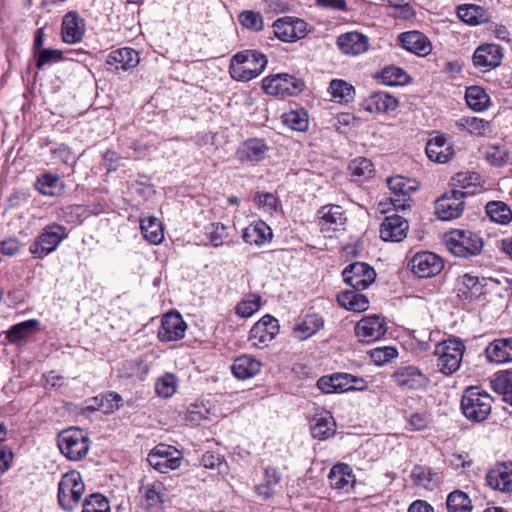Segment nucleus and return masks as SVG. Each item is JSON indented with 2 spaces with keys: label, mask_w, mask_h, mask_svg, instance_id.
Here are the masks:
<instances>
[{
  "label": "nucleus",
  "mask_w": 512,
  "mask_h": 512,
  "mask_svg": "<svg viewBox=\"0 0 512 512\" xmlns=\"http://www.w3.org/2000/svg\"><path fill=\"white\" fill-rule=\"evenodd\" d=\"M67 237L66 228L57 223L45 226L29 246V252L36 259H43L54 252Z\"/></svg>",
  "instance_id": "nucleus-4"
},
{
  "label": "nucleus",
  "mask_w": 512,
  "mask_h": 512,
  "mask_svg": "<svg viewBox=\"0 0 512 512\" xmlns=\"http://www.w3.org/2000/svg\"><path fill=\"white\" fill-rule=\"evenodd\" d=\"M272 28L274 35L283 42H295L304 38L308 32L304 20L288 16L277 19Z\"/></svg>",
  "instance_id": "nucleus-11"
},
{
  "label": "nucleus",
  "mask_w": 512,
  "mask_h": 512,
  "mask_svg": "<svg viewBox=\"0 0 512 512\" xmlns=\"http://www.w3.org/2000/svg\"><path fill=\"white\" fill-rule=\"evenodd\" d=\"M348 169L352 176L361 180L369 179L374 173L372 162L364 157H358L349 163Z\"/></svg>",
  "instance_id": "nucleus-47"
},
{
  "label": "nucleus",
  "mask_w": 512,
  "mask_h": 512,
  "mask_svg": "<svg viewBox=\"0 0 512 512\" xmlns=\"http://www.w3.org/2000/svg\"><path fill=\"white\" fill-rule=\"evenodd\" d=\"M448 512H471L472 503L468 495L461 491H452L446 500Z\"/></svg>",
  "instance_id": "nucleus-45"
},
{
  "label": "nucleus",
  "mask_w": 512,
  "mask_h": 512,
  "mask_svg": "<svg viewBox=\"0 0 512 512\" xmlns=\"http://www.w3.org/2000/svg\"><path fill=\"white\" fill-rule=\"evenodd\" d=\"M381 79L385 85H404L409 81V75L399 67L390 66L382 70Z\"/></svg>",
  "instance_id": "nucleus-48"
},
{
  "label": "nucleus",
  "mask_w": 512,
  "mask_h": 512,
  "mask_svg": "<svg viewBox=\"0 0 512 512\" xmlns=\"http://www.w3.org/2000/svg\"><path fill=\"white\" fill-rule=\"evenodd\" d=\"M492 398L479 387H468L461 399V409L465 417L473 422L484 421L491 413Z\"/></svg>",
  "instance_id": "nucleus-3"
},
{
  "label": "nucleus",
  "mask_w": 512,
  "mask_h": 512,
  "mask_svg": "<svg viewBox=\"0 0 512 512\" xmlns=\"http://www.w3.org/2000/svg\"><path fill=\"white\" fill-rule=\"evenodd\" d=\"M138 53L132 48H121L111 52L107 59V64L111 70L127 71L139 64Z\"/></svg>",
  "instance_id": "nucleus-29"
},
{
  "label": "nucleus",
  "mask_w": 512,
  "mask_h": 512,
  "mask_svg": "<svg viewBox=\"0 0 512 512\" xmlns=\"http://www.w3.org/2000/svg\"><path fill=\"white\" fill-rule=\"evenodd\" d=\"M205 235L214 247L221 246L227 238V228L222 223H210L205 227Z\"/></svg>",
  "instance_id": "nucleus-53"
},
{
  "label": "nucleus",
  "mask_w": 512,
  "mask_h": 512,
  "mask_svg": "<svg viewBox=\"0 0 512 512\" xmlns=\"http://www.w3.org/2000/svg\"><path fill=\"white\" fill-rule=\"evenodd\" d=\"M324 324L323 319L317 314L307 315L294 329V335L299 340H305L314 335Z\"/></svg>",
  "instance_id": "nucleus-41"
},
{
  "label": "nucleus",
  "mask_w": 512,
  "mask_h": 512,
  "mask_svg": "<svg viewBox=\"0 0 512 512\" xmlns=\"http://www.w3.org/2000/svg\"><path fill=\"white\" fill-rule=\"evenodd\" d=\"M242 238L246 243L260 246L272 239V230L265 222L259 220L245 228Z\"/></svg>",
  "instance_id": "nucleus-34"
},
{
  "label": "nucleus",
  "mask_w": 512,
  "mask_h": 512,
  "mask_svg": "<svg viewBox=\"0 0 512 512\" xmlns=\"http://www.w3.org/2000/svg\"><path fill=\"white\" fill-rule=\"evenodd\" d=\"M254 201L259 207L265 208L268 212H271L276 208V198L271 193L258 192L254 198Z\"/></svg>",
  "instance_id": "nucleus-61"
},
{
  "label": "nucleus",
  "mask_w": 512,
  "mask_h": 512,
  "mask_svg": "<svg viewBox=\"0 0 512 512\" xmlns=\"http://www.w3.org/2000/svg\"><path fill=\"white\" fill-rule=\"evenodd\" d=\"M334 431L335 422L331 416L316 419L315 424L311 428L313 437L320 440L328 438Z\"/></svg>",
  "instance_id": "nucleus-50"
},
{
  "label": "nucleus",
  "mask_w": 512,
  "mask_h": 512,
  "mask_svg": "<svg viewBox=\"0 0 512 512\" xmlns=\"http://www.w3.org/2000/svg\"><path fill=\"white\" fill-rule=\"evenodd\" d=\"M485 279L466 273L458 278L457 290L460 296L473 300L483 293Z\"/></svg>",
  "instance_id": "nucleus-33"
},
{
  "label": "nucleus",
  "mask_w": 512,
  "mask_h": 512,
  "mask_svg": "<svg viewBox=\"0 0 512 512\" xmlns=\"http://www.w3.org/2000/svg\"><path fill=\"white\" fill-rule=\"evenodd\" d=\"M393 378L399 386L413 390L424 388L428 382V379L422 374V372L414 366L399 368L393 374Z\"/></svg>",
  "instance_id": "nucleus-28"
},
{
  "label": "nucleus",
  "mask_w": 512,
  "mask_h": 512,
  "mask_svg": "<svg viewBox=\"0 0 512 512\" xmlns=\"http://www.w3.org/2000/svg\"><path fill=\"white\" fill-rule=\"evenodd\" d=\"M39 325L35 319L27 320L12 326L7 332V338L11 342H17L33 334Z\"/></svg>",
  "instance_id": "nucleus-46"
},
{
  "label": "nucleus",
  "mask_w": 512,
  "mask_h": 512,
  "mask_svg": "<svg viewBox=\"0 0 512 512\" xmlns=\"http://www.w3.org/2000/svg\"><path fill=\"white\" fill-rule=\"evenodd\" d=\"M269 148L263 139L251 138L242 142L236 150V157L241 162H259L265 158Z\"/></svg>",
  "instance_id": "nucleus-25"
},
{
  "label": "nucleus",
  "mask_w": 512,
  "mask_h": 512,
  "mask_svg": "<svg viewBox=\"0 0 512 512\" xmlns=\"http://www.w3.org/2000/svg\"><path fill=\"white\" fill-rule=\"evenodd\" d=\"M389 5L395 8L394 15L401 19H411L415 15L411 0H387Z\"/></svg>",
  "instance_id": "nucleus-58"
},
{
  "label": "nucleus",
  "mask_w": 512,
  "mask_h": 512,
  "mask_svg": "<svg viewBox=\"0 0 512 512\" xmlns=\"http://www.w3.org/2000/svg\"><path fill=\"white\" fill-rule=\"evenodd\" d=\"M485 355L493 363L512 362V338L495 339L486 347Z\"/></svg>",
  "instance_id": "nucleus-30"
},
{
  "label": "nucleus",
  "mask_w": 512,
  "mask_h": 512,
  "mask_svg": "<svg viewBox=\"0 0 512 512\" xmlns=\"http://www.w3.org/2000/svg\"><path fill=\"white\" fill-rule=\"evenodd\" d=\"M147 461L157 471L167 473L181 465L182 457L173 446L159 444L148 454Z\"/></svg>",
  "instance_id": "nucleus-9"
},
{
  "label": "nucleus",
  "mask_w": 512,
  "mask_h": 512,
  "mask_svg": "<svg viewBox=\"0 0 512 512\" xmlns=\"http://www.w3.org/2000/svg\"><path fill=\"white\" fill-rule=\"evenodd\" d=\"M408 222L399 215L385 217L380 227V237L384 241L400 242L408 231Z\"/></svg>",
  "instance_id": "nucleus-23"
},
{
  "label": "nucleus",
  "mask_w": 512,
  "mask_h": 512,
  "mask_svg": "<svg viewBox=\"0 0 512 512\" xmlns=\"http://www.w3.org/2000/svg\"><path fill=\"white\" fill-rule=\"evenodd\" d=\"M346 284L355 290H364L376 278L375 270L364 262H355L348 265L342 272Z\"/></svg>",
  "instance_id": "nucleus-12"
},
{
  "label": "nucleus",
  "mask_w": 512,
  "mask_h": 512,
  "mask_svg": "<svg viewBox=\"0 0 512 512\" xmlns=\"http://www.w3.org/2000/svg\"><path fill=\"white\" fill-rule=\"evenodd\" d=\"M351 374L336 373L318 379L317 387L324 393H344L352 391Z\"/></svg>",
  "instance_id": "nucleus-32"
},
{
  "label": "nucleus",
  "mask_w": 512,
  "mask_h": 512,
  "mask_svg": "<svg viewBox=\"0 0 512 512\" xmlns=\"http://www.w3.org/2000/svg\"><path fill=\"white\" fill-rule=\"evenodd\" d=\"M58 447L65 457L78 461L85 457L89 451V438L79 428L67 429L59 434Z\"/></svg>",
  "instance_id": "nucleus-7"
},
{
  "label": "nucleus",
  "mask_w": 512,
  "mask_h": 512,
  "mask_svg": "<svg viewBox=\"0 0 512 512\" xmlns=\"http://www.w3.org/2000/svg\"><path fill=\"white\" fill-rule=\"evenodd\" d=\"M410 271L418 278H430L439 274L444 263L435 253L423 251L416 253L408 264Z\"/></svg>",
  "instance_id": "nucleus-10"
},
{
  "label": "nucleus",
  "mask_w": 512,
  "mask_h": 512,
  "mask_svg": "<svg viewBox=\"0 0 512 512\" xmlns=\"http://www.w3.org/2000/svg\"><path fill=\"white\" fill-rule=\"evenodd\" d=\"M466 192L454 189L436 201V214L439 219L449 221L458 218L464 209Z\"/></svg>",
  "instance_id": "nucleus-14"
},
{
  "label": "nucleus",
  "mask_w": 512,
  "mask_h": 512,
  "mask_svg": "<svg viewBox=\"0 0 512 512\" xmlns=\"http://www.w3.org/2000/svg\"><path fill=\"white\" fill-rule=\"evenodd\" d=\"M486 159L493 166H503L507 163L508 152L500 145H490L486 150Z\"/></svg>",
  "instance_id": "nucleus-54"
},
{
  "label": "nucleus",
  "mask_w": 512,
  "mask_h": 512,
  "mask_svg": "<svg viewBox=\"0 0 512 512\" xmlns=\"http://www.w3.org/2000/svg\"><path fill=\"white\" fill-rule=\"evenodd\" d=\"M85 486L77 471L65 473L58 484V503L66 511L73 510L80 502Z\"/></svg>",
  "instance_id": "nucleus-6"
},
{
  "label": "nucleus",
  "mask_w": 512,
  "mask_h": 512,
  "mask_svg": "<svg viewBox=\"0 0 512 512\" xmlns=\"http://www.w3.org/2000/svg\"><path fill=\"white\" fill-rule=\"evenodd\" d=\"M337 45L344 54L359 55L367 51L369 40L362 33L348 32L338 37Z\"/></svg>",
  "instance_id": "nucleus-27"
},
{
  "label": "nucleus",
  "mask_w": 512,
  "mask_h": 512,
  "mask_svg": "<svg viewBox=\"0 0 512 512\" xmlns=\"http://www.w3.org/2000/svg\"><path fill=\"white\" fill-rule=\"evenodd\" d=\"M426 154L432 161L446 163L452 158L454 150L444 135L436 133L430 136L426 144Z\"/></svg>",
  "instance_id": "nucleus-24"
},
{
  "label": "nucleus",
  "mask_w": 512,
  "mask_h": 512,
  "mask_svg": "<svg viewBox=\"0 0 512 512\" xmlns=\"http://www.w3.org/2000/svg\"><path fill=\"white\" fill-rule=\"evenodd\" d=\"M360 106L369 113H388L398 107L397 98H363Z\"/></svg>",
  "instance_id": "nucleus-43"
},
{
  "label": "nucleus",
  "mask_w": 512,
  "mask_h": 512,
  "mask_svg": "<svg viewBox=\"0 0 512 512\" xmlns=\"http://www.w3.org/2000/svg\"><path fill=\"white\" fill-rule=\"evenodd\" d=\"M140 229L145 238L150 244L158 245L164 239V228L161 221L153 216L143 218L140 220Z\"/></svg>",
  "instance_id": "nucleus-38"
},
{
  "label": "nucleus",
  "mask_w": 512,
  "mask_h": 512,
  "mask_svg": "<svg viewBox=\"0 0 512 512\" xmlns=\"http://www.w3.org/2000/svg\"><path fill=\"white\" fill-rule=\"evenodd\" d=\"M346 220L344 211L339 205H326L318 210V226L323 233L342 229Z\"/></svg>",
  "instance_id": "nucleus-19"
},
{
  "label": "nucleus",
  "mask_w": 512,
  "mask_h": 512,
  "mask_svg": "<svg viewBox=\"0 0 512 512\" xmlns=\"http://www.w3.org/2000/svg\"><path fill=\"white\" fill-rule=\"evenodd\" d=\"M261 367V362L255 357L251 355H241L234 360L231 370L237 379L246 380L259 374Z\"/></svg>",
  "instance_id": "nucleus-31"
},
{
  "label": "nucleus",
  "mask_w": 512,
  "mask_h": 512,
  "mask_svg": "<svg viewBox=\"0 0 512 512\" xmlns=\"http://www.w3.org/2000/svg\"><path fill=\"white\" fill-rule=\"evenodd\" d=\"M358 291L359 290L353 289L340 292L337 295L339 305L353 312H363L367 310L369 300L365 295L360 294Z\"/></svg>",
  "instance_id": "nucleus-35"
},
{
  "label": "nucleus",
  "mask_w": 512,
  "mask_h": 512,
  "mask_svg": "<svg viewBox=\"0 0 512 512\" xmlns=\"http://www.w3.org/2000/svg\"><path fill=\"white\" fill-rule=\"evenodd\" d=\"M479 180L477 173L461 172L453 177V181L462 189H467L471 184Z\"/></svg>",
  "instance_id": "nucleus-62"
},
{
  "label": "nucleus",
  "mask_w": 512,
  "mask_h": 512,
  "mask_svg": "<svg viewBox=\"0 0 512 512\" xmlns=\"http://www.w3.org/2000/svg\"><path fill=\"white\" fill-rule=\"evenodd\" d=\"M268 63L267 57L257 50H245L235 54L230 63V74L238 81H249L258 77Z\"/></svg>",
  "instance_id": "nucleus-1"
},
{
  "label": "nucleus",
  "mask_w": 512,
  "mask_h": 512,
  "mask_svg": "<svg viewBox=\"0 0 512 512\" xmlns=\"http://www.w3.org/2000/svg\"><path fill=\"white\" fill-rule=\"evenodd\" d=\"M177 389V380L175 375L166 373L159 378L155 384V390L158 396L169 398L173 396Z\"/></svg>",
  "instance_id": "nucleus-51"
},
{
  "label": "nucleus",
  "mask_w": 512,
  "mask_h": 512,
  "mask_svg": "<svg viewBox=\"0 0 512 512\" xmlns=\"http://www.w3.org/2000/svg\"><path fill=\"white\" fill-rule=\"evenodd\" d=\"M85 24L75 11L68 12L62 20V39L67 44H75L82 40Z\"/></svg>",
  "instance_id": "nucleus-26"
},
{
  "label": "nucleus",
  "mask_w": 512,
  "mask_h": 512,
  "mask_svg": "<svg viewBox=\"0 0 512 512\" xmlns=\"http://www.w3.org/2000/svg\"><path fill=\"white\" fill-rule=\"evenodd\" d=\"M503 50L497 44L480 45L473 54V63L476 67L489 71L501 64Z\"/></svg>",
  "instance_id": "nucleus-20"
},
{
  "label": "nucleus",
  "mask_w": 512,
  "mask_h": 512,
  "mask_svg": "<svg viewBox=\"0 0 512 512\" xmlns=\"http://www.w3.org/2000/svg\"><path fill=\"white\" fill-rule=\"evenodd\" d=\"M62 58V53L60 50L53 49H42L37 53V68L41 69L44 65L57 62Z\"/></svg>",
  "instance_id": "nucleus-60"
},
{
  "label": "nucleus",
  "mask_w": 512,
  "mask_h": 512,
  "mask_svg": "<svg viewBox=\"0 0 512 512\" xmlns=\"http://www.w3.org/2000/svg\"><path fill=\"white\" fill-rule=\"evenodd\" d=\"M465 346L458 339H449L436 345L434 355L437 357V367L445 375L456 372L461 364Z\"/></svg>",
  "instance_id": "nucleus-5"
},
{
  "label": "nucleus",
  "mask_w": 512,
  "mask_h": 512,
  "mask_svg": "<svg viewBox=\"0 0 512 512\" xmlns=\"http://www.w3.org/2000/svg\"><path fill=\"white\" fill-rule=\"evenodd\" d=\"M1 252L7 256H13L18 253L20 249V243L15 238H9L1 242Z\"/></svg>",
  "instance_id": "nucleus-64"
},
{
  "label": "nucleus",
  "mask_w": 512,
  "mask_h": 512,
  "mask_svg": "<svg viewBox=\"0 0 512 512\" xmlns=\"http://www.w3.org/2000/svg\"><path fill=\"white\" fill-rule=\"evenodd\" d=\"M262 88L269 96H296L303 92L304 82L292 75L283 73L264 78Z\"/></svg>",
  "instance_id": "nucleus-8"
},
{
  "label": "nucleus",
  "mask_w": 512,
  "mask_h": 512,
  "mask_svg": "<svg viewBox=\"0 0 512 512\" xmlns=\"http://www.w3.org/2000/svg\"><path fill=\"white\" fill-rule=\"evenodd\" d=\"M387 332L385 319L379 315L365 316L355 326V334L362 342L381 339Z\"/></svg>",
  "instance_id": "nucleus-17"
},
{
  "label": "nucleus",
  "mask_w": 512,
  "mask_h": 512,
  "mask_svg": "<svg viewBox=\"0 0 512 512\" xmlns=\"http://www.w3.org/2000/svg\"><path fill=\"white\" fill-rule=\"evenodd\" d=\"M239 21L247 29L260 31L263 28V17L255 11H243L239 15Z\"/></svg>",
  "instance_id": "nucleus-55"
},
{
  "label": "nucleus",
  "mask_w": 512,
  "mask_h": 512,
  "mask_svg": "<svg viewBox=\"0 0 512 512\" xmlns=\"http://www.w3.org/2000/svg\"><path fill=\"white\" fill-rule=\"evenodd\" d=\"M328 92L331 96H350L355 93V89L344 80L334 79L330 82Z\"/></svg>",
  "instance_id": "nucleus-59"
},
{
  "label": "nucleus",
  "mask_w": 512,
  "mask_h": 512,
  "mask_svg": "<svg viewBox=\"0 0 512 512\" xmlns=\"http://www.w3.org/2000/svg\"><path fill=\"white\" fill-rule=\"evenodd\" d=\"M329 480L332 487L336 489H346L352 487L355 483V476L349 465L340 463L334 465L329 473Z\"/></svg>",
  "instance_id": "nucleus-37"
},
{
  "label": "nucleus",
  "mask_w": 512,
  "mask_h": 512,
  "mask_svg": "<svg viewBox=\"0 0 512 512\" xmlns=\"http://www.w3.org/2000/svg\"><path fill=\"white\" fill-rule=\"evenodd\" d=\"M122 398L115 392H109L103 395L98 404L99 409L104 413H113L121 406Z\"/></svg>",
  "instance_id": "nucleus-57"
},
{
  "label": "nucleus",
  "mask_w": 512,
  "mask_h": 512,
  "mask_svg": "<svg viewBox=\"0 0 512 512\" xmlns=\"http://www.w3.org/2000/svg\"><path fill=\"white\" fill-rule=\"evenodd\" d=\"M82 512H110L109 500L100 493L91 494L84 499Z\"/></svg>",
  "instance_id": "nucleus-49"
},
{
  "label": "nucleus",
  "mask_w": 512,
  "mask_h": 512,
  "mask_svg": "<svg viewBox=\"0 0 512 512\" xmlns=\"http://www.w3.org/2000/svg\"><path fill=\"white\" fill-rule=\"evenodd\" d=\"M283 123L294 131L303 132L308 129V115L304 109L291 110L282 116Z\"/></svg>",
  "instance_id": "nucleus-44"
},
{
  "label": "nucleus",
  "mask_w": 512,
  "mask_h": 512,
  "mask_svg": "<svg viewBox=\"0 0 512 512\" xmlns=\"http://www.w3.org/2000/svg\"><path fill=\"white\" fill-rule=\"evenodd\" d=\"M397 355V350L391 346L375 348L370 352V358L376 365H383L396 358Z\"/></svg>",
  "instance_id": "nucleus-56"
},
{
  "label": "nucleus",
  "mask_w": 512,
  "mask_h": 512,
  "mask_svg": "<svg viewBox=\"0 0 512 512\" xmlns=\"http://www.w3.org/2000/svg\"><path fill=\"white\" fill-rule=\"evenodd\" d=\"M459 19L469 25H480L489 20V12L476 4H464L457 8Z\"/></svg>",
  "instance_id": "nucleus-36"
},
{
  "label": "nucleus",
  "mask_w": 512,
  "mask_h": 512,
  "mask_svg": "<svg viewBox=\"0 0 512 512\" xmlns=\"http://www.w3.org/2000/svg\"><path fill=\"white\" fill-rule=\"evenodd\" d=\"M487 216L492 222L506 225L512 221V210L502 201H490L485 206Z\"/></svg>",
  "instance_id": "nucleus-42"
},
{
  "label": "nucleus",
  "mask_w": 512,
  "mask_h": 512,
  "mask_svg": "<svg viewBox=\"0 0 512 512\" xmlns=\"http://www.w3.org/2000/svg\"><path fill=\"white\" fill-rule=\"evenodd\" d=\"M279 328L278 320L267 314L253 325L248 339L255 347H266L279 333Z\"/></svg>",
  "instance_id": "nucleus-13"
},
{
  "label": "nucleus",
  "mask_w": 512,
  "mask_h": 512,
  "mask_svg": "<svg viewBox=\"0 0 512 512\" xmlns=\"http://www.w3.org/2000/svg\"><path fill=\"white\" fill-rule=\"evenodd\" d=\"M430 416L427 413H414L409 419V423L413 430H424L430 423Z\"/></svg>",
  "instance_id": "nucleus-63"
},
{
  "label": "nucleus",
  "mask_w": 512,
  "mask_h": 512,
  "mask_svg": "<svg viewBox=\"0 0 512 512\" xmlns=\"http://www.w3.org/2000/svg\"><path fill=\"white\" fill-rule=\"evenodd\" d=\"M35 188L45 196H57L62 193L64 184L57 175L45 173L37 178Z\"/></svg>",
  "instance_id": "nucleus-40"
},
{
  "label": "nucleus",
  "mask_w": 512,
  "mask_h": 512,
  "mask_svg": "<svg viewBox=\"0 0 512 512\" xmlns=\"http://www.w3.org/2000/svg\"><path fill=\"white\" fill-rule=\"evenodd\" d=\"M139 492L141 494V507L146 512L164 511V503L167 497V489L164 483L154 481L142 485Z\"/></svg>",
  "instance_id": "nucleus-15"
},
{
  "label": "nucleus",
  "mask_w": 512,
  "mask_h": 512,
  "mask_svg": "<svg viewBox=\"0 0 512 512\" xmlns=\"http://www.w3.org/2000/svg\"><path fill=\"white\" fill-rule=\"evenodd\" d=\"M186 328V323L178 312H169L163 316L157 336L162 342L177 341L184 337Z\"/></svg>",
  "instance_id": "nucleus-18"
},
{
  "label": "nucleus",
  "mask_w": 512,
  "mask_h": 512,
  "mask_svg": "<svg viewBox=\"0 0 512 512\" xmlns=\"http://www.w3.org/2000/svg\"><path fill=\"white\" fill-rule=\"evenodd\" d=\"M405 50L419 57H425L432 51V44L427 36L419 31H407L398 36Z\"/></svg>",
  "instance_id": "nucleus-22"
},
{
  "label": "nucleus",
  "mask_w": 512,
  "mask_h": 512,
  "mask_svg": "<svg viewBox=\"0 0 512 512\" xmlns=\"http://www.w3.org/2000/svg\"><path fill=\"white\" fill-rule=\"evenodd\" d=\"M411 479L415 485L427 490L435 489L440 483L439 475L422 465L414 466L411 472Z\"/></svg>",
  "instance_id": "nucleus-39"
},
{
  "label": "nucleus",
  "mask_w": 512,
  "mask_h": 512,
  "mask_svg": "<svg viewBox=\"0 0 512 512\" xmlns=\"http://www.w3.org/2000/svg\"><path fill=\"white\" fill-rule=\"evenodd\" d=\"M393 196L391 204L396 210L410 208V194L416 190V181L402 176L391 177L387 180Z\"/></svg>",
  "instance_id": "nucleus-16"
},
{
  "label": "nucleus",
  "mask_w": 512,
  "mask_h": 512,
  "mask_svg": "<svg viewBox=\"0 0 512 512\" xmlns=\"http://www.w3.org/2000/svg\"><path fill=\"white\" fill-rule=\"evenodd\" d=\"M444 241L452 254L462 258L479 255L483 248L482 238L470 230H452L445 234Z\"/></svg>",
  "instance_id": "nucleus-2"
},
{
  "label": "nucleus",
  "mask_w": 512,
  "mask_h": 512,
  "mask_svg": "<svg viewBox=\"0 0 512 512\" xmlns=\"http://www.w3.org/2000/svg\"><path fill=\"white\" fill-rule=\"evenodd\" d=\"M487 484L500 492L512 491V462L495 465L486 475Z\"/></svg>",
  "instance_id": "nucleus-21"
},
{
  "label": "nucleus",
  "mask_w": 512,
  "mask_h": 512,
  "mask_svg": "<svg viewBox=\"0 0 512 512\" xmlns=\"http://www.w3.org/2000/svg\"><path fill=\"white\" fill-rule=\"evenodd\" d=\"M261 306V298L258 295H249L237 304L235 310L236 314L242 318L252 316Z\"/></svg>",
  "instance_id": "nucleus-52"
}]
</instances>
